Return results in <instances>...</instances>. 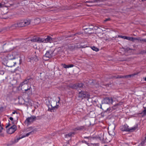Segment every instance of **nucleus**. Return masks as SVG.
<instances>
[{
	"mask_svg": "<svg viewBox=\"0 0 146 146\" xmlns=\"http://www.w3.org/2000/svg\"><path fill=\"white\" fill-rule=\"evenodd\" d=\"M8 60H11L15 59L16 58V56L15 54V53L9 54L8 55Z\"/></svg>",
	"mask_w": 146,
	"mask_h": 146,
	"instance_id": "nucleus-16",
	"label": "nucleus"
},
{
	"mask_svg": "<svg viewBox=\"0 0 146 146\" xmlns=\"http://www.w3.org/2000/svg\"><path fill=\"white\" fill-rule=\"evenodd\" d=\"M97 107H98L99 108H100L101 109H102V110L104 111V109L103 108H102V105L101 104H99L97 105Z\"/></svg>",
	"mask_w": 146,
	"mask_h": 146,
	"instance_id": "nucleus-35",
	"label": "nucleus"
},
{
	"mask_svg": "<svg viewBox=\"0 0 146 146\" xmlns=\"http://www.w3.org/2000/svg\"><path fill=\"white\" fill-rule=\"evenodd\" d=\"M33 58H28V62H31V61L33 60Z\"/></svg>",
	"mask_w": 146,
	"mask_h": 146,
	"instance_id": "nucleus-39",
	"label": "nucleus"
},
{
	"mask_svg": "<svg viewBox=\"0 0 146 146\" xmlns=\"http://www.w3.org/2000/svg\"><path fill=\"white\" fill-rule=\"evenodd\" d=\"M75 134V133L73 132H71L69 133L66 134L65 135V136L66 138H68V137H70L72 136V135H74Z\"/></svg>",
	"mask_w": 146,
	"mask_h": 146,
	"instance_id": "nucleus-20",
	"label": "nucleus"
},
{
	"mask_svg": "<svg viewBox=\"0 0 146 146\" xmlns=\"http://www.w3.org/2000/svg\"><path fill=\"white\" fill-rule=\"evenodd\" d=\"M40 19L38 18L34 20H28V25H31L32 26L38 24L40 22Z\"/></svg>",
	"mask_w": 146,
	"mask_h": 146,
	"instance_id": "nucleus-8",
	"label": "nucleus"
},
{
	"mask_svg": "<svg viewBox=\"0 0 146 146\" xmlns=\"http://www.w3.org/2000/svg\"><path fill=\"white\" fill-rule=\"evenodd\" d=\"M2 31V30H0V33Z\"/></svg>",
	"mask_w": 146,
	"mask_h": 146,
	"instance_id": "nucleus-53",
	"label": "nucleus"
},
{
	"mask_svg": "<svg viewBox=\"0 0 146 146\" xmlns=\"http://www.w3.org/2000/svg\"><path fill=\"white\" fill-rule=\"evenodd\" d=\"M141 41L146 42V39H142L140 40Z\"/></svg>",
	"mask_w": 146,
	"mask_h": 146,
	"instance_id": "nucleus-44",
	"label": "nucleus"
},
{
	"mask_svg": "<svg viewBox=\"0 0 146 146\" xmlns=\"http://www.w3.org/2000/svg\"><path fill=\"white\" fill-rule=\"evenodd\" d=\"M84 139H88L89 138V137H84Z\"/></svg>",
	"mask_w": 146,
	"mask_h": 146,
	"instance_id": "nucleus-45",
	"label": "nucleus"
},
{
	"mask_svg": "<svg viewBox=\"0 0 146 146\" xmlns=\"http://www.w3.org/2000/svg\"><path fill=\"white\" fill-rule=\"evenodd\" d=\"M89 28H84L85 30H87L88 29H90V31H93L94 26L92 24H89Z\"/></svg>",
	"mask_w": 146,
	"mask_h": 146,
	"instance_id": "nucleus-19",
	"label": "nucleus"
},
{
	"mask_svg": "<svg viewBox=\"0 0 146 146\" xmlns=\"http://www.w3.org/2000/svg\"><path fill=\"white\" fill-rule=\"evenodd\" d=\"M110 18H107V19H106L104 20V21H105V22L108 21H110Z\"/></svg>",
	"mask_w": 146,
	"mask_h": 146,
	"instance_id": "nucleus-41",
	"label": "nucleus"
},
{
	"mask_svg": "<svg viewBox=\"0 0 146 146\" xmlns=\"http://www.w3.org/2000/svg\"><path fill=\"white\" fill-rule=\"evenodd\" d=\"M90 31V29H88L87 30H85V32L91 34V33L90 32V31Z\"/></svg>",
	"mask_w": 146,
	"mask_h": 146,
	"instance_id": "nucleus-37",
	"label": "nucleus"
},
{
	"mask_svg": "<svg viewBox=\"0 0 146 146\" xmlns=\"http://www.w3.org/2000/svg\"><path fill=\"white\" fill-rule=\"evenodd\" d=\"M90 2V1H86V2L87 3H89Z\"/></svg>",
	"mask_w": 146,
	"mask_h": 146,
	"instance_id": "nucleus-50",
	"label": "nucleus"
},
{
	"mask_svg": "<svg viewBox=\"0 0 146 146\" xmlns=\"http://www.w3.org/2000/svg\"><path fill=\"white\" fill-rule=\"evenodd\" d=\"M114 77L116 78H124V76L121 75H118L117 76H115Z\"/></svg>",
	"mask_w": 146,
	"mask_h": 146,
	"instance_id": "nucleus-31",
	"label": "nucleus"
},
{
	"mask_svg": "<svg viewBox=\"0 0 146 146\" xmlns=\"http://www.w3.org/2000/svg\"><path fill=\"white\" fill-rule=\"evenodd\" d=\"M54 39L50 36H47L46 38H44V43L49 42L50 43L52 42Z\"/></svg>",
	"mask_w": 146,
	"mask_h": 146,
	"instance_id": "nucleus-17",
	"label": "nucleus"
},
{
	"mask_svg": "<svg viewBox=\"0 0 146 146\" xmlns=\"http://www.w3.org/2000/svg\"><path fill=\"white\" fill-rule=\"evenodd\" d=\"M94 101V102H96V101Z\"/></svg>",
	"mask_w": 146,
	"mask_h": 146,
	"instance_id": "nucleus-59",
	"label": "nucleus"
},
{
	"mask_svg": "<svg viewBox=\"0 0 146 146\" xmlns=\"http://www.w3.org/2000/svg\"><path fill=\"white\" fill-rule=\"evenodd\" d=\"M26 136H27V133H26L25 135H20L19 137L15 138L14 141L11 140L9 141L8 144V145H12L13 144L18 142L20 139L24 138Z\"/></svg>",
	"mask_w": 146,
	"mask_h": 146,
	"instance_id": "nucleus-4",
	"label": "nucleus"
},
{
	"mask_svg": "<svg viewBox=\"0 0 146 146\" xmlns=\"http://www.w3.org/2000/svg\"><path fill=\"white\" fill-rule=\"evenodd\" d=\"M25 123H27V118L25 121Z\"/></svg>",
	"mask_w": 146,
	"mask_h": 146,
	"instance_id": "nucleus-46",
	"label": "nucleus"
},
{
	"mask_svg": "<svg viewBox=\"0 0 146 146\" xmlns=\"http://www.w3.org/2000/svg\"><path fill=\"white\" fill-rule=\"evenodd\" d=\"M1 6V3H0V6Z\"/></svg>",
	"mask_w": 146,
	"mask_h": 146,
	"instance_id": "nucleus-55",
	"label": "nucleus"
},
{
	"mask_svg": "<svg viewBox=\"0 0 146 146\" xmlns=\"http://www.w3.org/2000/svg\"><path fill=\"white\" fill-rule=\"evenodd\" d=\"M78 91L79 92L78 95V97L81 99H83L85 98H89L90 97V95L87 92L82 90L80 91L78 90Z\"/></svg>",
	"mask_w": 146,
	"mask_h": 146,
	"instance_id": "nucleus-2",
	"label": "nucleus"
},
{
	"mask_svg": "<svg viewBox=\"0 0 146 146\" xmlns=\"http://www.w3.org/2000/svg\"><path fill=\"white\" fill-rule=\"evenodd\" d=\"M102 104H112L113 102V99L111 98L106 97L102 102Z\"/></svg>",
	"mask_w": 146,
	"mask_h": 146,
	"instance_id": "nucleus-9",
	"label": "nucleus"
},
{
	"mask_svg": "<svg viewBox=\"0 0 146 146\" xmlns=\"http://www.w3.org/2000/svg\"><path fill=\"white\" fill-rule=\"evenodd\" d=\"M10 125L11 124L10 123H9L8 125L6 126L5 128L7 129Z\"/></svg>",
	"mask_w": 146,
	"mask_h": 146,
	"instance_id": "nucleus-42",
	"label": "nucleus"
},
{
	"mask_svg": "<svg viewBox=\"0 0 146 146\" xmlns=\"http://www.w3.org/2000/svg\"><path fill=\"white\" fill-rule=\"evenodd\" d=\"M142 113H143V115H146V109L144 110L142 112H141V113H140L139 114H142Z\"/></svg>",
	"mask_w": 146,
	"mask_h": 146,
	"instance_id": "nucleus-32",
	"label": "nucleus"
},
{
	"mask_svg": "<svg viewBox=\"0 0 146 146\" xmlns=\"http://www.w3.org/2000/svg\"><path fill=\"white\" fill-rule=\"evenodd\" d=\"M112 108H112V107H109V108H108L106 110H104V111L106 112H110L113 110Z\"/></svg>",
	"mask_w": 146,
	"mask_h": 146,
	"instance_id": "nucleus-25",
	"label": "nucleus"
},
{
	"mask_svg": "<svg viewBox=\"0 0 146 146\" xmlns=\"http://www.w3.org/2000/svg\"><path fill=\"white\" fill-rule=\"evenodd\" d=\"M40 118H41L40 117L37 116V117H36L34 115L31 116V117H28V125L31 123H32L36 119H39Z\"/></svg>",
	"mask_w": 146,
	"mask_h": 146,
	"instance_id": "nucleus-10",
	"label": "nucleus"
},
{
	"mask_svg": "<svg viewBox=\"0 0 146 146\" xmlns=\"http://www.w3.org/2000/svg\"><path fill=\"white\" fill-rule=\"evenodd\" d=\"M31 79H32V80H33V79L32 78H28V83H29V81L31 80Z\"/></svg>",
	"mask_w": 146,
	"mask_h": 146,
	"instance_id": "nucleus-47",
	"label": "nucleus"
},
{
	"mask_svg": "<svg viewBox=\"0 0 146 146\" xmlns=\"http://www.w3.org/2000/svg\"><path fill=\"white\" fill-rule=\"evenodd\" d=\"M138 39L136 38L129 37V40L134 42L135 40H137Z\"/></svg>",
	"mask_w": 146,
	"mask_h": 146,
	"instance_id": "nucleus-29",
	"label": "nucleus"
},
{
	"mask_svg": "<svg viewBox=\"0 0 146 146\" xmlns=\"http://www.w3.org/2000/svg\"><path fill=\"white\" fill-rule=\"evenodd\" d=\"M118 106V104H115L113 107H112V108H113L112 109L113 110H114L115 109L117 108V106Z\"/></svg>",
	"mask_w": 146,
	"mask_h": 146,
	"instance_id": "nucleus-33",
	"label": "nucleus"
},
{
	"mask_svg": "<svg viewBox=\"0 0 146 146\" xmlns=\"http://www.w3.org/2000/svg\"><path fill=\"white\" fill-rule=\"evenodd\" d=\"M30 88H28V93H29V91H30Z\"/></svg>",
	"mask_w": 146,
	"mask_h": 146,
	"instance_id": "nucleus-49",
	"label": "nucleus"
},
{
	"mask_svg": "<svg viewBox=\"0 0 146 146\" xmlns=\"http://www.w3.org/2000/svg\"><path fill=\"white\" fill-rule=\"evenodd\" d=\"M145 52H146V51Z\"/></svg>",
	"mask_w": 146,
	"mask_h": 146,
	"instance_id": "nucleus-61",
	"label": "nucleus"
},
{
	"mask_svg": "<svg viewBox=\"0 0 146 146\" xmlns=\"http://www.w3.org/2000/svg\"><path fill=\"white\" fill-rule=\"evenodd\" d=\"M9 119L12 121V123L13 124L14 123V122L13 121V118L12 117H10V118H9Z\"/></svg>",
	"mask_w": 146,
	"mask_h": 146,
	"instance_id": "nucleus-38",
	"label": "nucleus"
},
{
	"mask_svg": "<svg viewBox=\"0 0 146 146\" xmlns=\"http://www.w3.org/2000/svg\"><path fill=\"white\" fill-rule=\"evenodd\" d=\"M29 6H30V5H31V3H29Z\"/></svg>",
	"mask_w": 146,
	"mask_h": 146,
	"instance_id": "nucleus-52",
	"label": "nucleus"
},
{
	"mask_svg": "<svg viewBox=\"0 0 146 146\" xmlns=\"http://www.w3.org/2000/svg\"><path fill=\"white\" fill-rule=\"evenodd\" d=\"M145 139H146V137H145Z\"/></svg>",
	"mask_w": 146,
	"mask_h": 146,
	"instance_id": "nucleus-58",
	"label": "nucleus"
},
{
	"mask_svg": "<svg viewBox=\"0 0 146 146\" xmlns=\"http://www.w3.org/2000/svg\"><path fill=\"white\" fill-rule=\"evenodd\" d=\"M98 28H99V27H97V26L94 27V26L93 31L97 30Z\"/></svg>",
	"mask_w": 146,
	"mask_h": 146,
	"instance_id": "nucleus-36",
	"label": "nucleus"
},
{
	"mask_svg": "<svg viewBox=\"0 0 146 146\" xmlns=\"http://www.w3.org/2000/svg\"><path fill=\"white\" fill-rule=\"evenodd\" d=\"M53 55V52L51 50L46 51V53L44 56V57L50 58H51Z\"/></svg>",
	"mask_w": 146,
	"mask_h": 146,
	"instance_id": "nucleus-13",
	"label": "nucleus"
},
{
	"mask_svg": "<svg viewBox=\"0 0 146 146\" xmlns=\"http://www.w3.org/2000/svg\"><path fill=\"white\" fill-rule=\"evenodd\" d=\"M18 25L17 24V23L14 24H13L11 26V27L12 29H16L17 27H18Z\"/></svg>",
	"mask_w": 146,
	"mask_h": 146,
	"instance_id": "nucleus-26",
	"label": "nucleus"
},
{
	"mask_svg": "<svg viewBox=\"0 0 146 146\" xmlns=\"http://www.w3.org/2000/svg\"><path fill=\"white\" fill-rule=\"evenodd\" d=\"M15 113H16L17 114L18 113L16 111H14L12 113V114H15Z\"/></svg>",
	"mask_w": 146,
	"mask_h": 146,
	"instance_id": "nucleus-43",
	"label": "nucleus"
},
{
	"mask_svg": "<svg viewBox=\"0 0 146 146\" xmlns=\"http://www.w3.org/2000/svg\"><path fill=\"white\" fill-rule=\"evenodd\" d=\"M144 143L143 142H141V144L142 145H143V144H144Z\"/></svg>",
	"mask_w": 146,
	"mask_h": 146,
	"instance_id": "nucleus-48",
	"label": "nucleus"
},
{
	"mask_svg": "<svg viewBox=\"0 0 146 146\" xmlns=\"http://www.w3.org/2000/svg\"><path fill=\"white\" fill-rule=\"evenodd\" d=\"M69 87L72 89H78V85L77 84L70 85Z\"/></svg>",
	"mask_w": 146,
	"mask_h": 146,
	"instance_id": "nucleus-18",
	"label": "nucleus"
},
{
	"mask_svg": "<svg viewBox=\"0 0 146 146\" xmlns=\"http://www.w3.org/2000/svg\"><path fill=\"white\" fill-rule=\"evenodd\" d=\"M104 146H108V145H105Z\"/></svg>",
	"mask_w": 146,
	"mask_h": 146,
	"instance_id": "nucleus-56",
	"label": "nucleus"
},
{
	"mask_svg": "<svg viewBox=\"0 0 146 146\" xmlns=\"http://www.w3.org/2000/svg\"><path fill=\"white\" fill-rule=\"evenodd\" d=\"M44 38H41L40 37L33 38L32 39L28 37V41H31L32 42H37L40 43L42 42H44Z\"/></svg>",
	"mask_w": 146,
	"mask_h": 146,
	"instance_id": "nucleus-7",
	"label": "nucleus"
},
{
	"mask_svg": "<svg viewBox=\"0 0 146 146\" xmlns=\"http://www.w3.org/2000/svg\"><path fill=\"white\" fill-rule=\"evenodd\" d=\"M17 127L15 125H13L7 130V132L9 134H12L16 130Z\"/></svg>",
	"mask_w": 146,
	"mask_h": 146,
	"instance_id": "nucleus-11",
	"label": "nucleus"
},
{
	"mask_svg": "<svg viewBox=\"0 0 146 146\" xmlns=\"http://www.w3.org/2000/svg\"><path fill=\"white\" fill-rule=\"evenodd\" d=\"M145 80L146 81V77L145 78Z\"/></svg>",
	"mask_w": 146,
	"mask_h": 146,
	"instance_id": "nucleus-54",
	"label": "nucleus"
},
{
	"mask_svg": "<svg viewBox=\"0 0 146 146\" xmlns=\"http://www.w3.org/2000/svg\"><path fill=\"white\" fill-rule=\"evenodd\" d=\"M17 24L19 27H22L26 25L27 21H26L25 20H21L18 21Z\"/></svg>",
	"mask_w": 146,
	"mask_h": 146,
	"instance_id": "nucleus-12",
	"label": "nucleus"
},
{
	"mask_svg": "<svg viewBox=\"0 0 146 146\" xmlns=\"http://www.w3.org/2000/svg\"><path fill=\"white\" fill-rule=\"evenodd\" d=\"M114 128L111 130H110L108 131V133L110 135H114L115 134L114 132Z\"/></svg>",
	"mask_w": 146,
	"mask_h": 146,
	"instance_id": "nucleus-21",
	"label": "nucleus"
},
{
	"mask_svg": "<svg viewBox=\"0 0 146 146\" xmlns=\"http://www.w3.org/2000/svg\"><path fill=\"white\" fill-rule=\"evenodd\" d=\"M118 37H120L122 38H123L124 39H126L129 40V37L127 36H123L121 35H118Z\"/></svg>",
	"mask_w": 146,
	"mask_h": 146,
	"instance_id": "nucleus-27",
	"label": "nucleus"
},
{
	"mask_svg": "<svg viewBox=\"0 0 146 146\" xmlns=\"http://www.w3.org/2000/svg\"><path fill=\"white\" fill-rule=\"evenodd\" d=\"M32 129V127H30L29 128H28V136L30 135V134H33L35 132V131L34 130H32V131H30V132H29V131H30V129Z\"/></svg>",
	"mask_w": 146,
	"mask_h": 146,
	"instance_id": "nucleus-23",
	"label": "nucleus"
},
{
	"mask_svg": "<svg viewBox=\"0 0 146 146\" xmlns=\"http://www.w3.org/2000/svg\"><path fill=\"white\" fill-rule=\"evenodd\" d=\"M3 129V128L1 126V124H0V132H1L2 131V130Z\"/></svg>",
	"mask_w": 146,
	"mask_h": 146,
	"instance_id": "nucleus-40",
	"label": "nucleus"
},
{
	"mask_svg": "<svg viewBox=\"0 0 146 146\" xmlns=\"http://www.w3.org/2000/svg\"><path fill=\"white\" fill-rule=\"evenodd\" d=\"M19 87L21 88L23 92L27 91V81L26 79L20 84ZM24 92H23V93Z\"/></svg>",
	"mask_w": 146,
	"mask_h": 146,
	"instance_id": "nucleus-3",
	"label": "nucleus"
},
{
	"mask_svg": "<svg viewBox=\"0 0 146 146\" xmlns=\"http://www.w3.org/2000/svg\"><path fill=\"white\" fill-rule=\"evenodd\" d=\"M128 127L129 126L127 124H126L121 126L120 127V130L122 131L132 132L136 129L137 127V126L136 125V126L134 127L131 128H129Z\"/></svg>",
	"mask_w": 146,
	"mask_h": 146,
	"instance_id": "nucleus-1",
	"label": "nucleus"
},
{
	"mask_svg": "<svg viewBox=\"0 0 146 146\" xmlns=\"http://www.w3.org/2000/svg\"><path fill=\"white\" fill-rule=\"evenodd\" d=\"M63 67L64 68H71L73 67L74 65L73 64H70L69 65H67L65 64H62Z\"/></svg>",
	"mask_w": 146,
	"mask_h": 146,
	"instance_id": "nucleus-22",
	"label": "nucleus"
},
{
	"mask_svg": "<svg viewBox=\"0 0 146 146\" xmlns=\"http://www.w3.org/2000/svg\"><path fill=\"white\" fill-rule=\"evenodd\" d=\"M136 74H129L128 75H126L124 76V78H130L134 76Z\"/></svg>",
	"mask_w": 146,
	"mask_h": 146,
	"instance_id": "nucleus-24",
	"label": "nucleus"
},
{
	"mask_svg": "<svg viewBox=\"0 0 146 146\" xmlns=\"http://www.w3.org/2000/svg\"><path fill=\"white\" fill-rule=\"evenodd\" d=\"M32 94L31 92V93H29V94Z\"/></svg>",
	"mask_w": 146,
	"mask_h": 146,
	"instance_id": "nucleus-57",
	"label": "nucleus"
},
{
	"mask_svg": "<svg viewBox=\"0 0 146 146\" xmlns=\"http://www.w3.org/2000/svg\"><path fill=\"white\" fill-rule=\"evenodd\" d=\"M145 108L146 109V108Z\"/></svg>",
	"mask_w": 146,
	"mask_h": 146,
	"instance_id": "nucleus-60",
	"label": "nucleus"
},
{
	"mask_svg": "<svg viewBox=\"0 0 146 146\" xmlns=\"http://www.w3.org/2000/svg\"><path fill=\"white\" fill-rule=\"evenodd\" d=\"M82 143H85V144H87L88 146H89V143H88L86 141H85L84 140H83L82 141Z\"/></svg>",
	"mask_w": 146,
	"mask_h": 146,
	"instance_id": "nucleus-34",
	"label": "nucleus"
},
{
	"mask_svg": "<svg viewBox=\"0 0 146 146\" xmlns=\"http://www.w3.org/2000/svg\"><path fill=\"white\" fill-rule=\"evenodd\" d=\"M46 101H47L48 102V103H47V101H46V103L47 106L48 107V111L51 112H54V110L58 108L59 107L58 105H56L54 106H52L51 104L50 103V101L48 100H46Z\"/></svg>",
	"mask_w": 146,
	"mask_h": 146,
	"instance_id": "nucleus-5",
	"label": "nucleus"
},
{
	"mask_svg": "<svg viewBox=\"0 0 146 146\" xmlns=\"http://www.w3.org/2000/svg\"><path fill=\"white\" fill-rule=\"evenodd\" d=\"M142 1H146V0H141Z\"/></svg>",
	"mask_w": 146,
	"mask_h": 146,
	"instance_id": "nucleus-51",
	"label": "nucleus"
},
{
	"mask_svg": "<svg viewBox=\"0 0 146 146\" xmlns=\"http://www.w3.org/2000/svg\"><path fill=\"white\" fill-rule=\"evenodd\" d=\"M91 48L93 50L97 52L99 50L98 48L94 46H92Z\"/></svg>",
	"mask_w": 146,
	"mask_h": 146,
	"instance_id": "nucleus-28",
	"label": "nucleus"
},
{
	"mask_svg": "<svg viewBox=\"0 0 146 146\" xmlns=\"http://www.w3.org/2000/svg\"><path fill=\"white\" fill-rule=\"evenodd\" d=\"M86 129V126L84 125L83 126H80L74 129L73 130L74 131H82L85 130Z\"/></svg>",
	"mask_w": 146,
	"mask_h": 146,
	"instance_id": "nucleus-14",
	"label": "nucleus"
},
{
	"mask_svg": "<svg viewBox=\"0 0 146 146\" xmlns=\"http://www.w3.org/2000/svg\"><path fill=\"white\" fill-rule=\"evenodd\" d=\"M78 88H82L83 87V84L82 83H77Z\"/></svg>",
	"mask_w": 146,
	"mask_h": 146,
	"instance_id": "nucleus-30",
	"label": "nucleus"
},
{
	"mask_svg": "<svg viewBox=\"0 0 146 146\" xmlns=\"http://www.w3.org/2000/svg\"><path fill=\"white\" fill-rule=\"evenodd\" d=\"M16 62H14L12 60H8L7 63V66L8 67H12L14 66L16 64Z\"/></svg>",
	"mask_w": 146,
	"mask_h": 146,
	"instance_id": "nucleus-15",
	"label": "nucleus"
},
{
	"mask_svg": "<svg viewBox=\"0 0 146 146\" xmlns=\"http://www.w3.org/2000/svg\"><path fill=\"white\" fill-rule=\"evenodd\" d=\"M81 47V46L79 44H70L68 46V49L70 50H73Z\"/></svg>",
	"mask_w": 146,
	"mask_h": 146,
	"instance_id": "nucleus-6",
	"label": "nucleus"
}]
</instances>
